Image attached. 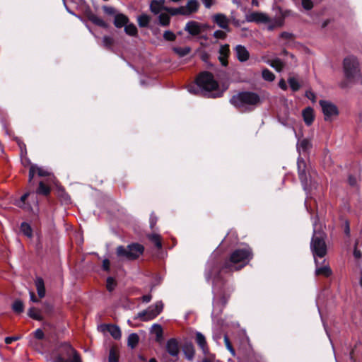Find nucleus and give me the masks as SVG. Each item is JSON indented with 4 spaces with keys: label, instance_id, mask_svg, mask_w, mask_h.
<instances>
[{
    "label": "nucleus",
    "instance_id": "obj_1",
    "mask_svg": "<svg viewBox=\"0 0 362 362\" xmlns=\"http://www.w3.org/2000/svg\"><path fill=\"white\" fill-rule=\"evenodd\" d=\"M165 4V0H152L150 3V11L155 15L159 14L158 23H170L171 16H190L199 7L197 0H189L185 6L178 8L167 7Z\"/></svg>",
    "mask_w": 362,
    "mask_h": 362
},
{
    "label": "nucleus",
    "instance_id": "obj_2",
    "mask_svg": "<svg viewBox=\"0 0 362 362\" xmlns=\"http://www.w3.org/2000/svg\"><path fill=\"white\" fill-rule=\"evenodd\" d=\"M252 258V252L249 247L235 250L230 255V259L226 262L218 274L213 277L214 286H218L222 273H229L239 270L246 265Z\"/></svg>",
    "mask_w": 362,
    "mask_h": 362
},
{
    "label": "nucleus",
    "instance_id": "obj_3",
    "mask_svg": "<svg viewBox=\"0 0 362 362\" xmlns=\"http://www.w3.org/2000/svg\"><path fill=\"white\" fill-rule=\"evenodd\" d=\"M196 83L197 87L194 85L189 86L188 91L189 93L197 95L204 91V95L212 98L221 95V93L217 91L218 85L211 74L209 72L202 73L197 77Z\"/></svg>",
    "mask_w": 362,
    "mask_h": 362
},
{
    "label": "nucleus",
    "instance_id": "obj_4",
    "mask_svg": "<svg viewBox=\"0 0 362 362\" xmlns=\"http://www.w3.org/2000/svg\"><path fill=\"white\" fill-rule=\"evenodd\" d=\"M230 103L241 112L250 110L259 103V97L252 92H242L233 95Z\"/></svg>",
    "mask_w": 362,
    "mask_h": 362
},
{
    "label": "nucleus",
    "instance_id": "obj_5",
    "mask_svg": "<svg viewBox=\"0 0 362 362\" xmlns=\"http://www.w3.org/2000/svg\"><path fill=\"white\" fill-rule=\"evenodd\" d=\"M343 71L346 81L339 83L341 88H346L349 86V83H354L356 76L360 72L359 62L356 57L349 56L344 59Z\"/></svg>",
    "mask_w": 362,
    "mask_h": 362
},
{
    "label": "nucleus",
    "instance_id": "obj_6",
    "mask_svg": "<svg viewBox=\"0 0 362 362\" xmlns=\"http://www.w3.org/2000/svg\"><path fill=\"white\" fill-rule=\"evenodd\" d=\"M325 234L317 230V223L313 222V235L311 240L310 248L314 259H323L327 253V245L325 241Z\"/></svg>",
    "mask_w": 362,
    "mask_h": 362
},
{
    "label": "nucleus",
    "instance_id": "obj_7",
    "mask_svg": "<svg viewBox=\"0 0 362 362\" xmlns=\"http://www.w3.org/2000/svg\"><path fill=\"white\" fill-rule=\"evenodd\" d=\"M144 247L139 243H132L127 247L119 245L116 249L117 256L124 260H134L144 252Z\"/></svg>",
    "mask_w": 362,
    "mask_h": 362
},
{
    "label": "nucleus",
    "instance_id": "obj_8",
    "mask_svg": "<svg viewBox=\"0 0 362 362\" xmlns=\"http://www.w3.org/2000/svg\"><path fill=\"white\" fill-rule=\"evenodd\" d=\"M163 308V303L161 301H158L154 305L149 306L146 310L139 313L137 314L136 318H139L142 321H148L153 320L160 314Z\"/></svg>",
    "mask_w": 362,
    "mask_h": 362
},
{
    "label": "nucleus",
    "instance_id": "obj_9",
    "mask_svg": "<svg viewBox=\"0 0 362 362\" xmlns=\"http://www.w3.org/2000/svg\"><path fill=\"white\" fill-rule=\"evenodd\" d=\"M320 105L326 121H332L339 115L337 107L332 102L320 100Z\"/></svg>",
    "mask_w": 362,
    "mask_h": 362
},
{
    "label": "nucleus",
    "instance_id": "obj_10",
    "mask_svg": "<svg viewBox=\"0 0 362 362\" xmlns=\"http://www.w3.org/2000/svg\"><path fill=\"white\" fill-rule=\"evenodd\" d=\"M102 9L105 14L114 16L115 19L113 23H129V18L126 15L117 12L112 6H103Z\"/></svg>",
    "mask_w": 362,
    "mask_h": 362
},
{
    "label": "nucleus",
    "instance_id": "obj_11",
    "mask_svg": "<svg viewBox=\"0 0 362 362\" xmlns=\"http://www.w3.org/2000/svg\"><path fill=\"white\" fill-rule=\"evenodd\" d=\"M166 350L169 355L172 357L169 361L176 362L180 353L178 342L175 339H169L166 343Z\"/></svg>",
    "mask_w": 362,
    "mask_h": 362
},
{
    "label": "nucleus",
    "instance_id": "obj_12",
    "mask_svg": "<svg viewBox=\"0 0 362 362\" xmlns=\"http://www.w3.org/2000/svg\"><path fill=\"white\" fill-rule=\"evenodd\" d=\"M298 170L299 178L305 190L308 189V176L306 174V163L304 160L301 158L298 159Z\"/></svg>",
    "mask_w": 362,
    "mask_h": 362
},
{
    "label": "nucleus",
    "instance_id": "obj_13",
    "mask_svg": "<svg viewBox=\"0 0 362 362\" xmlns=\"http://www.w3.org/2000/svg\"><path fill=\"white\" fill-rule=\"evenodd\" d=\"M325 262L324 259H317L315 258V264L316 266L315 269V275L317 276H329L332 274V270L330 267L327 264H324L320 267V264Z\"/></svg>",
    "mask_w": 362,
    "mask_h": 362
},
{
    "label": "nucleus",
    "instance_id": "obj_14",
    "mask_svg": "<svg viewBox=\"0 0 362 362\" xmlns=\"http://www.w3.org/2000/svg\"><path fill=\"white\" fill-rule=\"evenodd\" d=\"M246 21L248 23H269L267 16L261 12H251L246 15Z\"/></svg>",
    "mask_w": 362,
    "mask_h": 362
},
{
    "label": "nucleus",
    "instance_id": "obj_15",
    "mask_svg": "<svg viewBox=\"0 0 362 362\" xmlns=\"http://www.w3.org/2000/svg\"><path fill=\"white\" fill-rule=\"evenodd\" d=\"M62 349L66 356H72L71 362H82L79 354L69 344L64 343L62 344Z\"/></svg>",
    "mask_w": 362,
    "mask_h": 362
},
{
    "label": "nucleus",
    "instance_id": "obj_16",
    "mask_svg": "<svg viewBox=\"0 0 362 362\" xmlns=\"http://www.w3.org/2000/svg\"><path fill=\"white\" fill-rule=\"evenodd\" d=\"M227 300L223 297L220 299L214 298V308L212 311V316L216 317L220 315L222 313L223 308L226 303Z\"/></svg>",
    "mask_w": 362,
    "mask_h": 362
},
{
    "label": "nucleus",
    "instance_id": "obj_17",
    "mask_svg": "<svg viewBox=\"0 0 362 362\" xmlns=\"http://www.w3.org/2000/svg\"><path fill=\"white\" fill-rule=\"evenodd\" d=\"M236 57L240 62H246L249 57L250 54L245 47L238 45L235 48Z\"/></svg>",
    "mask_w": 362,
    "mask_h": 362
},
{
    "label": "nucleus",
    "instance_id": "obj_18",
    "mask_svg": "<svg viewBox=\"0 0 362 362\" xmlns=\"http://www.w3.org/2000/svg\"><path fill=\"white\" fill-rule=\"evenodd\" d=\"M302 115L305 123L308 126H310L313 124L315 119L314 111L313 108L310 107H306L303 110Z\"/></svg>",
    "mask_w": 362,
    "mask_h": 362
},
{
    "label": "nucleus",
    "instance_id": "obj_19",
    "mask_svg": "<svg viewBox=\"0 0 362 362\" xmlns=\"http://www.w3.org/2000/svg\"><path fill=\"white\" fill-rule=\"evenodd\" d=\"M196 342L197 343L198 346L200 347V349L202 350L204 354L208 353L209 349L207 346L205 337L201 332H197Z\"/></svg>",
    "mask_w": 362,
    "mask_h": 362
},
{
    "label": "nucleus",
    "instance_id": "obj_20",
    "mask_svg": "<svg viewBox=\"0 0 362 362\" xmlns=\"http://www.w3.org/2000/svg\"><path fill=\"white\" fill-rule=\"evenodd\" d=\"M35 284L37 289V295L40 298L45 296V287L43 279L41 277H37L35 280Z\"/></svg>",
    "mask_w": 362,
    "mask_h": 362
},
{
    "label": "nucleus",
    "instance_id": "obj_21",
    "mask_svg": "<svg viewBox=\"0 0 362 362\" xmlns=\"http://www.w3.org/2000/svg\"><path fill=\"white\" fill-rule=\"evenodd\" d=\"M312 147L311 141L308 139H303L301 140H298L297 143V150L299 153L305 152L310 149Z\"/></svg>",
    "mask_w": 362,
    "mask_h": 362
},
{
    "label": "nucleus",
    "instance_id": "obj_22",
    "mask_svg": "<svg viewBox=\"0 0 362 362\" xmlns=\"http://www.w3.org/2000/svg\"><path fill=\"white\" fill-rule=\"evenodd\" d=\"M263 60L265 63L271 66L272 68H274L276 71L279 72L283 69L284 66L282 61L279 58H276L274 59H264L263 58Z\"/></svg>",
    "mask_w": 362,
    "mask_h": 362
},
{
    "label": "nucleus",
    "instance_id": "obj_23",
    "mask_svg": "<svg viewBox=\"0 0 362 362\" xmlns=\"http://www.w3.org/2000/svg\"><path fill=\"white\" fill-rule=\"evenodd\" d=\"M183 353L188 360H192L194 356V348L192 343H186L182 347Z\"/></svg>",
    "mask_w": 362,
    "mask_h": 362
},
{
    "label": "nucleus",
    "instance_id": "obj_24",
    "mask_svg": "<svg viewBox=\"0 0 362 362\" xmlns=\"http://www.w3.org/2000/svg\"><path fill=\"white\" fill-rule=\"evenodd\" d=\"M107 331L114 339H119L121 338L122 333L118 326L109 325H107Z\"/></svg>",
    "mask_w": 362,
    "mask_h": 362
},
{
    "label": "nucleus",
    "instance_id": "obj_25",
    "mask_svg": "<svg viewBox=\"0 0 362 362\" xmlns=\"http://www.w3.org/2000/svg\"><path fill=\"white\" fill-rule=\"evenodd\" d=\"M115 25L118 28L124 26L125 32L129 35H135L137 33V29L134 24H115Z\"/></svg>",
    "mask_w": 362,
    "mask_h": 362
},
{
    "label": "nucleus",
    "instance_id": "obj_26",
    "mask_svg": "<svg viewBox=\"0 0 362 362\" xmlns=\"http://www.w3.org/2000/svg\"><path fill=\"white\" fill-rule=\"evenodd\" d=\"M221 28L224 30H216L214 33V36L217 39H223L226 36V32L229 31L228 24H219Z\"/></svg>",
    "mask_w": 362,
    "mask_h": 362
},
{
    "label": "nucleus",
    "instance_id": "obj_27",
    "mask_svg": "<svg viewBox=\"0 0 362 362\" xmlns=\"http://www.w3.org/2000/svg\"><path fill=\"white\" fill-rule=\"evenodd\" d=\"M139 337L137 334L132 333L130 334L128 337L127 339V345L131 347L132 349H134L136 347L139 342Z\"/></svg>",
    "mask_w": 362,
    "mask_h": 362
},
{
    "label": "nucleus",
    "instance_id": "obj_28",
    "mask_svg": "<svg viewBox=\"0 0 362 362\" xmlns=\"http://www.w3.org/2000/svg\"><path fill=\"white\" fill-rule=\"evenodd\" d=\"M185 30L191 35H197L200 33L201 28L199 24H186Z\"/></svg>",
    "mask_w": 362,
    "mask_h": 362
},
{
    "label": "nucleus",
    "instance_id": "obj_29",
    "mask_svg": "<svg viewBox=\"0 0 362 362\" xmlns=\"http://www.w3.org/2000/svg\"><path fill=\"white\" fill-rule=\"evenodd\" d=\"M151 332L156 336V340L160 341L163 337V329L158 324H153L151 327Z\"/></svg>",
    "mask_w": 362,
    "mask_h": 362
},
{
    "label": "nucleus",
    "instance_id": "obj_30",
    "mask_svg": "<svg viewBox=\"0 0 362 362\" xmlns=\"http://www.w3.org/2000/svg\"><path fill=\"white\" fill-rule=\"evenodd\" d=\"M118 359H119V351L116 347L112 346L110 349L109 356H108V362H118Z\"/></svg>",
    "mask_w": 362,
    "mask_h": 362
},
{
    "label": "nucleus",
    "instance_id": "obj_31",
    "mask_svg": "<svg viewBox=\"0 0 362 362\" xmlns=\"http://www.w3.org/2000/svg\"><path fill=\"white\" fill-rule=\"evenodd\" d=\"M21 230L25 235L29 238H31L33 236V230L30 227V226L27 223H22L21 226Z\"/></svg>",
    "mask_w": 362,
    "mask_h": 362
},
{
    "label": "nucleus",
    "instance_id": "obj_32",
    "mask_svg": "<svg viewBox=\"0 0 362 362\" xmlns=\"http://www.w3.org/2000/svg\"><path fill=\"white\" fill-rule=\"evenodd\" d=\"M148 239L155 244V245L158 247V248H161L162 247V243H161V241H160V235L157 234V233H152V234H149L148 235Z\"/></svg>",
    "mask_w": 362,
    "mask_h": 362
},
{
    "label": "nucleus",
    "instance_id": "obj_33",
    "mask_svg": "<svg viewBox=\"0 0 362 362\" xmlns=\"http://www.w3.org/2000/svg\"><path fill=\"white\" fill-rule=\"evenodd\" d=\"M28 315L29 317H30L31 318H33L34 320H42V316L40 315V311L34 307H31L28 310Z\"/></svg>",
    "mask_w": 362,
    "mask_h": 362
},
{
    "label": "nucleus",
    "instance_id": "obj_34",
    "mask_svg": "<svg viewBox=\"0 0 362 362\" xmlns=\"http://www.w3.org/2000/svg\"><path fill=\"white\" fill-rule=\"evenodd\" d=\"M12 309L15 313H23L24 310V305L23 301L21 300H16L12 305Z\"/></svg>",
    "mask_w": 362,
    "mask_h": 362
},
{
    "label": "nucleus",
    "instance_id": "obj_35",
    "mask_svg": "<svg viewBox=\"0 0 362 362\" xmlns=\"http://www.w3.org/2000/svg\"><path fill=\"white\" fill-rule=\"evenodd\" d=\"M212 23H229V21L224 14L216 13L212 16Z\"/></svg>",
    "mask_w": 362,
    "mask_h": 362
},
{
    "label": "nucleus",
    "instance_id": "obj_36",
    "mask_svg": "<svg viewBox=\"0 0 362 362\" xmlns=\"http://www.w3.org/2000/svg\"><path fill=\"white\" fill-rule=\"evenodd\" d=\"M262 78L265 81H267L269 82L273 81L275 78L274 74L267 69H264L262 70Z\"/></svg>",
    "mask_w": 362,
    "mask_h": 362
},
{
    "label": "nucleus",
    "instance_id": "obj_37",
    "mask_svg": "<svg viewBox=\"0 0 362 362\" xmlns=\"http://www.w3.org/2000/svg\"><path fill=\"white\" fill-rule=\"evenodd\" d=\"M288 82L291 88L293 91H297L300 88V83L297 78H296L295 77H290L288 80Z\"/></svg>",
    "mask_w": 362,
    "mask_h": 362
},
{
    "label": "nucleus",
    "instance_id": "obj_38",
    "mask_svg": "<svg viewBox=\"0 0 362 362\" xmlns=\"http://www.w3.org/2000/svg\"><path fill=\"white\" fill-rule=\"evenodd\" d=\"M173 50L180 57H184V56L187 55L190 52V48L189 47H174Z\"/></svg>",
    "mask_w": 362,
    "mask_h": 362
},
{
    "label": "nucleus",
    "instance_id": "obj_39",
    "mask_svg": "<svg viewBox=\"0 0 362 362\" xmlns=\"http://www.w3.org/2000/svg\"><path fill=\"white\" fill-rule=\"evenodd\" d=\"M86 16L91 23H105L103 21L99 19L90 9L86 11Z\"/></svg>",
    "mask_w": 362,
    "mask_h": 362
},
{
    "label": "nucleus",
    "instance_id": "obj_40",
    "mask_svg": "<svg viewBox=\"0 0 362 362\" xmlns=\"http://www.w3.org/2000/svg\"><path fill=\"white\" fill-rule=\"evenodd\" d=\"M49 188L44 185L42 182H40L39 183V187L37 189V193L43 194V195H47L49 193Z\"/></svg>",
    "mask_w": 362,
    "mask_h": 362
},
{
    "label": "nucleus",
    "instance_id": "obj_41",
    "mask_svg": "<svg viewBox=\"0 0 362 362\" xmlns=\"http://www.w3.org/2000/svg\"><path fill=\"white\" fill-rule=\"evenodd\" d=\"M224 343H225V345L226 346V349L230 351V353L233 356H235V350L233 348V346H232V345H231V344L230 342V340H229L228 337L226 335L224 336Z\"/></svg>",
    "mask_w": 362,
    "mask_h": 362
},
{
    "label": "nucleus",
    "instance_id": "obj_42",
    "mask_svg": "<svg viewBox=\"0 0 362 362\" xmlns=\"http://www.w3.org/2000/svg\"><path fill=\"white\" fill-rule=\"evenodd\" d=\"M115 286V281L114 279L112 277H108L107 279V285H106L107 289L111 292L112 291L114 290Z\"/></svg>",
    "mask_w": 362,
    "mask_h": 362
},
{
    "label": "nucleus",
    "instance_id": "obj_43",
    "mask_svg": "<svg viewBox=\"0 0 362 362\" xmlns=\"http://www.w3.org/2000/svg\"><path fill=\"white\" fill-rule=\"evenodd\" d=\"M138 23H150L151 16L146 13H142L138 16Z\"/></svg>",
    "mask_w": 362,
    "mask_h": 362
},
{
    "label": "nucleus",
    "instance_id": "obj_44",
    "mask_svg": "<svg viewBox=\"0 0 362 362\" xmlns=\"http://www.w3.org/2000/svg\"><path fill=\"white\" fill-rule=\"evenodd\" d=\"M163 37L166 40L173 41L175 40V35L173 32H171L170 30H166L163 33Z\"/></svg>",
    "mask_w": 362,
    "mask_h": 362
},
{
    "label": "nucleus",
    "instance_id": "obj_45",
    "mask_svg": "<svg viewBox=\"0 0 362 362\" xmlns=\"http://www.w3.org/2000/svg\"><path fill=\"white\" fill-rule=\"evenodd\" d=\"M35 172L37 173V175L40 177H45L49 174L47 170H45L42 168L38 167L37 165H36Z\"/></svg>",
    "mask_w": 362,
    "mask_h": 362
},
{
    "label": "nucleus",
    "instance_id": "obj_46",
    "mask_svg": "<svg viewBox=\"0 0 362 362\" xmlns=\"http://www.w3.org/2000/svg\"><path fill=\"white\" fill-rule=\"evenodd\" d=\"M303 7L306 10H310L313 7L311 0H301Z\"/></svg>",
    "mask_w": 362,
    "mask_h": 362
},
{
    "label": "nucleus",
    "instance_id": "obj_47",
    "mask_svg": "<svg viewBox=\"0 0 362 362\" xmlns=\"http://www.w3.org/2000/svg\"><path fill=\"white\" fill-rule=\"evenodd\" d=\"M229 53V46L228 45H222L219 49V54L228 57Z\"/></svg>",
    "mask_w": 362,
    "mask_h": 362
},
{
    "label": "nucleus",
    "instance_id": "obj_48",
    "mask_svg": "<svg viewBox=\"0 0 362 362\" xmlns=\"http://www.w3.org/2000/svg\"><path fill=\"white\" fill-rule=\"evenodd\" d=\"M35 168H36V165H31L30 168V171H29V182L31 183L32 182V180L35 174Z\"/></svg>",
    "mask_w": 362,
    "mask_h": 362
},
{
    "label": "nucleus",
    "instance_id": "obj_49",
    "mask_svg": "<svg viewBox=\"0 0 362 362\" xmlns=\"http://www.w3.org/2000/svg\"><path fill=\"white\" fill-rule=\"evenodd\" d=\"M305 96L313 103H315L316 101L315 94L311 90H307L305 93Z\"/></svg>",
    "mask_w": 362,
    "mask_h": 362
},
{
    "label": "nucleus",
    "instance_id": "obj_50",
    "mask_svg": "<svg viewBox=\"0 0 362 362\" xmlns=\"http://www.w3.org/2000/svg\"><path fill=\"white\" fill-rule=\"evenodd\" d=\"M21 339V337L20 336H15V337H7L5 338V343L6 344H11L13 341H16V340H18Z\"/></svg>",
    "mask_w": 362,
    "mask_h": 362
},
{
    "label": "nucleus",
    "instance_id": "obj_51",
    "mask_svg": "<svg viewBox=\"0 0 362 362\" xmlns=\"http://www.w3.org/2000/svg\"><path fill=\"white\" fill-rule=\"evenodd\" d=\"M34 336L38 339H42L44 337V333L42 329H37L35 331Z\"/></svg>",
    "mask_w": 362,
    "mask_h": 362
},
{
    "label": "nucleus",
    "instance_id": "obj_52",
    "mask_svg": "<svg viewBox=\"0 0 362 362\" xmlns=\"http://www.w3.org/2000/svg\"><path fill=\"white\" fill-rule=\"evenodd\" d=\"M103 42L105 47H110L112 43V39L110 37L105 36Z\"/></svg>",
    "mask_w": 362,
    "mask_h": 362
},
{
    "label": "nucleus",
    "instance_id": "obj_53",
    "mask_svg": "<svg viewBox=\"0 0 362 362\" xmlns=\"http://www.w3.org/2000/svg\"><path fill=\"white\" fill-rule=\"evenodd\" d=\"M110 262L108 259H105L103 261V269L105 271H109L110 270Z\"/></svg>",
    "mask_w": 362,
    "mask_h": 362
},
{
    "label": "nucleus",
    "instance_id": "obj_54",
    "mask_svg": "<svg viewBox=\"0 0 362 362\" xmlns=\"http://www.w3.org/2000/svg\"><path fill=\"white\" fill-rule=\"evenodd\" d=\"M358 177L350 175L349 177V183L351 186H355L357 184Z\"/></svg>",
    "mask_w": 362,
    "mask_h": 362
},
{
    "label": "nucleus",
    "instance_id": "obj_55",
    "mask_svg": "<svg viewBox=\"0 0 362 362\" xmlns=\"http://www.w3.org/2000/svg\"><path fill=\"white\" fill-rule=\"evenodd\" d=\"M52 362H68V361L62 354H59Z\"/></svg>",
    "mask_w": 362,
    "mask_h": 362
},
{
    "label": "nucleus",
    "instance_id": "obj_56",
    "mask_svg": "<svg viewBox=\"0 0 362 362\" xmlns=\"http://www.w3.org/2000/svg\"><path fill=\"white\" fill-rule=\"evenodd\" d=\"M157 222V218L153 216V214L151 215L150 217V226L151 228H153V227L156 226Z\"/></svg>",
    "mask_w": 362,
    "mask_h": 362
},
{
    "label": "nucleus",
    "instance_id": "obj_57",
    "mask_svg": "<svg viewBox=\"0 0 362 362\" xmlns=\"http://www.w3.org/2000/svg\"><path fill=\"white\" fill-rule=\"evenodd\" d=\"M227 57H226V56L219 54L218 59L223 66L227 65V64H228Z\"/></svg>",
    "mask_w": 362,
    "mask_h": 362
},
{
    "label": "nucleus",
    "instance_id": "obj_58",
    "mask_svg": "<svg viewBox=\"0 0 362 362\" xmlns=\"http://www.w3.org/2000/svg\"><path fill=\"white\" fill-rule=\"evenodd\" d=\"M203 3L206 8H210L214 4L213 0H203Z\"/></svg>",
    "mask_w": 362,
    "mask_h": 362
},
{
    "label": "nucleus",
    "instance_id": "obj_59",
    "mask_svg": "<svg viewBox=\"0 0 362 362\" xmlns=\"http://www.w3.org/2000/svg\"><path fill=\"white\" fill-rule=\"evenodd\" d=\"M279 86L282 89V90H286L287 88V85H286V81L284 80V79H281L279 81Z\"/></svg>",
    "mask_w": 362,
    "mask_h": 362
},
{
    "label": "nucleus",
    "instance_id": "obj_60",
    "mask_svg": "<svg viewBox=\"0 0 362 362\" xmlns=\"http://www.w3.org/2000/svg\"><path fill=\"white\" fill-rule=\"evenodd\" d=\"M354 255L356 258L359 259L362 257V252L357 249H355L354 251Z\"/></svg>",
    "mask_w": 362,
    "mask_h": 362
},
{
    "label": "nucleus",
    "instance_id": "obj_61",
    "mask_svg": "<svg viewBox=\"0 0 362 362\" xmlns=\"http://www.w3.org/2000/svg\"><path fill=\"white\" fill-rule=\"evenodd\" d=\"M29 294H30V299L32 302H38V300L35 297L33 291H30Z\"/></svg>",
    "mask_w": 362,
    "mask_h": 362
},
{
    "label": "nucleus",
    "instance_id": "obj_62",
    "mask_svg": "<svg viewBox=\"0 0 362 362\" xmlns=\"http://www.w3.org/2000/svg\"><path fill=\"white\" fill-rule=\"evenodd\" d=\"M151 300V295H144L142 296V300L144 303H148Z\"/></svg>",
    "mask_w": 362,
    "mask_h": 362
},
{
    "label": "nucleus",
    "instance_id": "obj_63",
    "mask_svg": "<svg viewBox=\"0 0 362 362\" xmlns=\"http://www.w3.org/2000/svg\"><path fill=\"white\" fill-rule=\"evenodd\" d=\"M29 195V193H25L21 197V200L19 201V203L18 204V206H21L20 203H24L25 200L27 199V197H28Z\"/></svg>",
    "mask_w": 362,
    "mask_h": 362
},
{
    "label": "nucleus",
    "instance_id": "obj_64",
    "mask_svg": "<svg viewBox=\"0 0 362 362\" xmlns=\"http://www.w3.org/2000/svg\"><path fill=\"white\" fill-rule=\"evenodd\" d=\"M359 274H360L359 285L362 288V267L359 268Z\"/></svg>",
    "mask_w": 362,
    "mask_h": 362
}]
</instances>
